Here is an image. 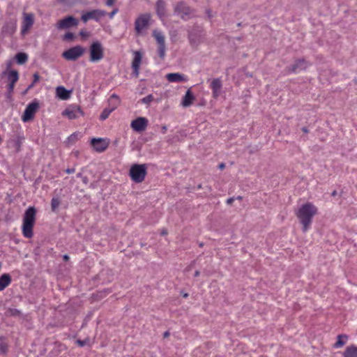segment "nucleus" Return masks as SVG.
Masks as SVG:
<instances>
[{"instance_id":"1","label":"nucleus","mask_w":357,"mask_h":357,"mask_svg":"<svg viewBox=\"0 0 357 357\" xmlns=\"http://www.w3.org/2000/svg\"><path fill=\"white\" fill-rule=\"evenodd\" d=\"M317 208L311 203L303 205L298 211L296 215L303 225V231L305 232L311 225L312 218L316 215Z\"/></svg>"},{"instance_id":"2","label":"nucleus","mask_w":357,"mask_h":357,"mask_svg":"<svg viewBox=\"0 0 357 357\" xmlns=\"http://www.w3.org/2000/svg\"><path fill=\"white\" fill-rule=\"evenodd\" d=\"M36 214V210L33 206L28 208L24 213L22 233L26 238H31L33 236V227L35 223Z\"/></svg>"},{"instance_id":"3","label":"nucleus","mask_w":357,"mask_h":357,"mask_svg":"<svg viewBox=\"0 0 357 357\" xmlns=\"http://www.w3.org/2000/svg\"><path fill=\"white\" fill-rule=\"evenodd\" d=\"M147 167L146 164H135L130 169V176L135 183H142L146 175Z\"/></svg>"},{"instance_id":"4","label":"nucleus","mask_w":357,"mask_h":357,"mask_svg":"<svg viewBox=\"0 0 357 357\" xmlns=\"http://www.w3.org/2000/svg\"><path fill=\"white\" fill-rule=\"evenodd\" d=\"M90 61L97 62L100 61L104 56V49L99 41H94L89 49Z\"/></svg>"},{"instance_id":"5","label":"nucleus","mask_w":357,"mask_h":357,"mask_svg":"<svg viewBox=\"0 0 357 357\" xmlns=\"http://www.w3.org/2000/svg\"><path fill=\"white\" fill-rule=\"evenodd\" d=\"M153 36L158 44V54L160 59H163L165 56L166 45L164 34L159 30L155 29L153 31Z\"/></svg>"},{"instance_id":"6","label":"nucleus","mask_w":357,"mask_h":357,"mask_svg":"<svg viewBox=\"0 0 357 357\" xmlns=\"http://www.w3.org/2000/svg\"><path fill=\"white\" fill-rule=\"evenodd\" d=\"M151 15L145 13L140 15L135 22V30L137 35L142 34L143 31L147 29L149 26Z\"/></svg>"},{"instance_id":"7","label":"nucleus","mask_w":357,"mask_h":357,"mask_svg":"<svg viewBox=\"0 0 357 357\" xmlns=\"http://www.w3.org/2000/svg\"><path fill=\"white\" fill-rule=\"evenodd\" d=\"M63 116L67 117L70 120L76 119L84 115L81 108L76 105L68 106L61 113Z\"/></svg>"},{"instance_id":"8","label":"nucleus","mask_w":357,"mask_h":357,"mask_svg":"<svg viewBox=\"0 0 357 357\" xmlns=\"http://www.w3.org/2000/svg\"><path fill=\"white\" fill-rule=\"evenodd\" d=\"M204 34L202 31L198 28L193 29L188 34V39L190 45L197 49L203 42Z\"/></svg>"},{"instance_id":"9","label":"nucleus","mask_w":357,"mask_h":357,"mask_svg":"<svg viewBox=\"0 0 357 357\" xmlns=\"http://www.w3.org/2000/svg\"><path fill=\"white\" fill-rule=\"evenodd\" d=\"M84 52L81 46H75L63 52L62 56L67 60L75 61L80 57Z\"/></svg>"},{"instance_id":"10","label":"nucleus","mask_w":357,"mask_h":357,"mask_svg":"<svg viewBox=\"0 0 357 357\" xmlns=\"http://www.w3.org/2000/svg\"><path fill=\"white\" fill-rule=\"evenodd\" d=\"M39 108V104L36 101H33L29 104L25 109V111L22 116V119L24 122H28L31 121Z\"/></svg>"},{"instance_id":"11","label":"nucleus","mask_w":357,"mask_h":357,"mask_svg":"<svg viewBox=\"0 0 357 357\" xmlns=\"http://www.w3.org/2000/svg\"><path fill=\"white\" fill-rule=\"evenodd\" d=\"M34 22V16L32 13H24L23 14V20L22 26V34H26L31 28Z\"/></svg>"},{"instance_id":"12","label":"nucleus","mask_w":357,"mask_h":357,"mask_svg":"<svg viewBox=\"0 0 357 357\" xmlns=\"http://www.w3.org/2000/svg\"><path fill=\"white\" fill-rule=\"evenodd\" d=\"M77 24V20L72 16H69L59 21L57 23V28L59 29H68L73 26H76Z\"/></svg>"},{"instance_id":"13","label":"nucleus","mask_w":357,"mask_h":357,"mask_svg":"<svg viewBox=\"0 0 357 357\" xmlns=\"http://www.w3.org/2000/svg\"><path fill=\"white\" fill-rule=\"evenodd\" d=\"M91 145L98 152H103L109 146V142L102 138H93L91 139Z\"/></svg>"},{"instance_id":"14","label":"nucleus","mask_w":357,"mask_h":357,"mask_svg":"<svg viewBox=\"0 0 357 357\" xmlns=\"http://www.w3.org/2000/svg\"><path fill=\"white\" fill-rule=\"evenodd\" d=\"M174 12L182 19H186L190 14V8L183 2L178 3L174 7Z\"/></svg>"},{"instance_id":"15","label":"nucleus","mask_w":357,"mask_h":357,"mask_svg":"<svg viewBox=\"0 0 357 357\" xmlns=\"http://www.w3.org/2000/svg\"><path fill=\"white\" fill-rule=\"evenodd\" d=\"M148 125V120L144 117H138L131 122V128L137 132L144 131Z\"/></svg>"},{"instance_id":"16","label":"nucleus","mask_w":357,"mask_h":357,"mask_svg":"<svg viewBox=\"0 0 357 357\" xmlns=\"http://www.w3.org/2000/svg\"><path fill=\"white\" fill-rule=\"evenodd\" d=\"M134 58L132 62V68L133 69V73L135 77L139 75V66L142 63V54L139 51H135L133 53Z\"/></svg>"},{"instance_id":"17","label":"nucleus","mask_w":357,"mask_h":357,"mask_svg":"<svg viewBox=\"0 0 357 357\" xmlns=\"http://www.w3.org/2000/svg\"><path fill=\"white\" fill-rule=\"evenodd\" d=\"M307 68V63L304 60L296 61L288 69L289 72L295 73H301Z\"/></svg>"},{"instance_id":"18","label":"nucleus","mask_w":357,"mask_h":357,"mask_svg":"<svg viewBox=\"0 0 357 357\" xmlns=\"http://www.w3.org/2000/svg\"><path fill=\"white\" fill-rule=\"evenodd\" d=\"M105 15V12L100 10H93L91 12H89L82 15V20L86 22L90 19H99L100 17L104 16Z\"/></svg>"},{"instance_id":"19","label":"nucleus","mask_w":357,"mask_h":357,"mask_svg":"<svg viewBox=\"0 0 357 357\" xmlns=\"http://www.w3.org/2000/svg\"><path fill=\"white\" fill-rule=\"evenodd\" d=\"M195 100V95L192 93V91H187L185 95L181 101V105L183 107H188L190 106L194 100Z\"/></svg>"},{"instance_id":"20","label":"nucleus","mask_w":357,"mask_h":357,"mask_svg":"<svg viewBox=\"0 0 357 357\" xmlns=\"http://www.w3.org/2000/svg\"><path fill=\"white\" fill-rule=\"evenodd\" d=\"M8 83V87L9 89H13L15 83L18 79V74L17 71H10L7 75Z\"/></svg>"},{"instance_id":"21","label":"nucleus","mask_w":357,"mask_h":357,"mask_svg":"<svg viewBox=\"0 0 357 357\" xmlns=\"http://www.w3.org/2000/svg\"><path fill=\"white\" fill-rule=\"evenodd\" d=\"M169 82H180L185 81V77L183 75L179 73H169L166 75Z\"/></svg>"},{"instance_id":"22","label":"nucleus","mask_w":357,"mask_h":357,"mask_svg":"<svg viewBox=\"0 0 357 357\" xmlns=\"http://www.w3.org/2000/svg\"><path fill=\"white\" fill-rule=\"evenodd\" d=\"M120 98L115 93L112 94L108 100V107L113 111L119 105Z\"/></svg>"},{"instance_id":"23","label":"nucleus","mask_w":357,"mask_h":357,"mask_svg":"<svg viewBox=\"0 0 357 357\" xmlns=\"http://www.w3.org/2000/svg\"><path fill=\"white\" fill-rule=\"evenodd\" d=\"M343 355L344 357H357V347L355 345L347 347Z\"/></svg>"},{"instance_id":"24","label":"nucleus","mask_w":357,"mask_h":357,"mask_svg":"<svg viewBox=\"0 0 357 357\" xmlns=\"http://www.w3.org/2000/svg\"><path fill=\"white\" fill-rule=\"evenodd\" d=\"M156 11L158 15L162 17L165 15V3L162 0H158L156 2Z\"/></svg>"},{"instance_id":"25","label":"nucleus","mask_w":357,"mask_h":357,"mask_svg":"<svg viewBox=\"0 0 357 357\" xmlns=\"http://www.w3.org/2000/svg\"><path fill=\"white\" fill-rule=\"evenodd\" d=\"M10 277L8 274H3L0 278V291L3 290L10 283Z\"/></svg>"},{"instance_id":"26","label":"nucleus","mask_w":357,"mask_h":357,"mask_svg":"<svg viewBox=\"0 0 357 357\" xmlns=\"http://www.w3.org/2000/svg\"><path fill=\"white\" fill-rule=\"evenodd\" d=\"M337 342L334 344L333 347L334 348H340L346 344V342L348 340V337L346 335L342 334V335H338L337 337Z\"/></svg>"},{"instance_id":"27","label":"nucleus","mask_w":357,"mask_h":357,"mask_svg":"<svg viewBox=\"0 0 357 357\" xmlns=\"http://www.w3.org/2000/svg\"><path fill=\"white\" fill-rule=\"evenodd\" d=\"M72 91H56V96L63 100L70 98Z\"/></svg>"},{"instance_id":"28","label":"nucleus","mask_w":357,"mask_h":357,"mask_svg":"<svg viewBox=\"0 0 357 357\" xmlns=\"http://www.w3.org/2000/svg\"><path fill=\"white\" fill-rule=\"evenodd\" d=\"M8 351V343L3 337H0V354H5Z\"/></svg>"},{"instance_id":"29","label":"nucleus","mask_w":357,"mask_h":357,"mask_svg":"<svg viewBox=\"0 0 357 357\" xmlns=\"http://www.w3.org/2000/svg\"><path fill=\"white\" fill-rule=\"evenodd\" d=\"M16 59L19 64H23L26 61L28 56L25 53H18L16 55Z\"/></svg>"},{"instance_id":"30","label":"nucleus","mask_w":357,"mask_h":357,"mask_svg":"<svg viewBox=\"0 0 357 357\" xmlns=\"http://www.w3.org/2000/svg\"><path fill=\"white\" fill-rule=\"evenodd\" d=\"M6 315L9 317H17L20 315V312L14 308H9L6 311Z\"/></svg>"},{"instance_id":"31","label":"nucleus","mask_w":357,"mask_h":357,"mask_svg":"<svg viewBox=\"0 0 357 357\" xmlns=\"http://www.w3.org/2000/svg\"><path fill=\"white\" fill-rule=\"evenodd\" d=\"M61 202L59 198H52L51 202V208L53 211H56L60 206Z\"/></svg>"},{"instance_id":"32","label":"nucleus","mask_w":357,"mask_h":357,"mask_svg":"<svg viewBox=\"0 0 357 357\" xmlns=\"http://www.w3.org/2000/svg\"><path fill=\"white\" fill-rule=\"evenodd\" d=\"M113 110L109 107L105 108L100 116L101 120H105Z\"/></svg>"},{"instance_id":"33","label":"nucleus","mask_w":357,"mask_h":357,"mask_svg":"<svg viewBox=\"0 0 357 357\" xmlns=\"http://www.w3.org/2000/svg\"><path fill=\"white\" fill-rule=\"evenodd\" d=\"M211 87L213 89H220V87H222V84H221V81L220 79H215L212 81L211 84Z\"/></svg>"},{"instance_id":"34","label":"nucleus","mask_w":357,"mask_h":357,"mask_svg":"<svg viewBox=\"0 0 357 357\" xmlns=\"http://www.w3.org/2000/svg\"><path fill=\"white\" fill-rule=\"evenodd\" d=\"M10 144L15 148L16 151L18 152L20 150L21 142L19 138L15 139L10 142Z\"/></svg>"},{"instance_id":"35","label":"nucleus","mask_w":357,"mask_h":357,"mask_svg":"<svg viewBox=\"0 0 357 357\" xmlns=\"http://www.w3.org/2000/svg\"><path fill=\"white\" fill-rule=\"evenodd\" d=\"M153 96H152V95H149V96H147L144 97V98H142V99L141 100V102H143V103H144V104L148 105V104H149L151 102H152V101H153Z\"/></svg>"},{"instance_id":"36","label":"nucleus","mask_w":357,"mask_h":357,"mask_svg":"<svg viewBox=\"0 0 357 357\" xmlns=\"http://www.w3.org/2000/svg\"><path fill=\"white\" fill-rule=\"evenodd\" d=\"M77 139V134L74 133L68 138V143H74Z\"/></svg>"},{"instance_id":"37","label":"nucleus","mask_w":357,"mask_h":357,"mask_svg":"<svg viewBox=\"0 0 357 357\" xmlns=\"http://www.w3.org/2000/svg\"><path fill=\"white\" fill-rule=\"evenodd\" d=\"M89 342V339H86V340H77L76 342H77V344L79 347H84V345H86Z\"/></svg>"},{"instance_id":"38","label":"nucleus","mask_w":357,"mask_h":357,"mask_svg":"<svg viewBox=\"0 0 357 357\" xmlns=\"http://www.w3.org/2000/svg\"><path fill=\"white\" fill-rule=\"evenodd\" d=\"M74 38V34L73 33H67L64 36L66 40H73Z\"/></svg>"},{"instance_id":"39","label":"nucleus","mask_w":357,"mask_h":357,"mask_svg":"<svg viewBox=\"0 0 357 357\" xmlns=\"http://www.w3.org/2000/svg\"><path fill=\"white\" fill-rule=\"evenodd\" d=\"M39 80V76L37 74L34 75V79L33 83L29 86V88H32L34 86V84Z\"/></svg>"},{"instance_id":"40","label":"nucleus","mask_w":357,"mask_h":357,"mask_svg":"<svg viewBox=\"0 0 357 357\" xmlns=\"http://www.w3.org/2000/svg\"><path fill=\"white\" fill-rule=\"evenodd\" d=\"M79 34L84 38H86L89 36V33L86 32L85 31H81Z\"/></svg>"},{"instance_id":"41","label":"nucleus","mask_w":357,"mask_h":357,"mask_svg":"<svg viewBox=\"0 0 357 357\" xmlns=\"http://www.w3.org/2000/svg\"><path fill=\"white\" fill-rule=\"evenodd\" d=\"M234 201V197H230L227 200V204L231 205Z\"/></svg>"},{"instance_id":"42","label":"nucleus","mask_w":357,"mask_h":357,"mask_svg":"<svg viewBox=\"0 0 357 357\" xmlns=\"http://www.w3.org/2000/svg\"><path fill=\"white\" fill-rule=\"evenodd\" d=\"M114 0H107L106 4L109 6H111L114 3Z\"/></svg>"},{"instance_id":"43","label":"nucleus","mask_w":357,"mask_h":357,"mask_svg":"<svg viewBox=\"0 0 357 357\" xmlns=\"http://www.w3.org/2000/svg\"><path fill=\"white\" fill-rule=\"evenodd\" d=\"M117 11H118L117 9H114L112 12H111L109 13V17L112 18L114 17V15L117 13Z\"/></svg>"},{"instance_id":"44","label":"nucleus","mask_w":357,"mask_h":357,"mask_svg":"<svg viewBox=\"0 0 357 357\" xmlns=\"http://www.w3.org/2000/svg\"><path fill=\"white\" fill-rule=\"evenodd\" d=\"M218 167L220 169H223L225 167V164L222 162L218 165Z\"/></svg>"},{"instance_id":"45","label":"nucleus","mask_w":357,"mask_h":357,"mask_svg":"<svg viewBox=\"0 0 357 357\" xmlns=\"http://www.w3.org/2000/svg\"><path fill=\"white\" fill-rule=\"evenodd\" d=\"M66 172L68 173V174H71V173H73L75 172V169H67L66 170Z\"/></svg>"},{"instance_id":"46","label":"nucleus","mask_w":357,"mask_h":357,"mask_svg":"<svg viewBox=\"0 0 357 357\" xmlns=\"http://www.w3.org/2000/svg\"><path fill=\"white\" fill-rule=\"evenodd\" d=\"M199 275H200V272L199 271H196L195 272V274H194L195 277H198Z\"/></svg>"},{"instance_id":"47","label":"nucleus","mask_w":357,"mask_h":357,"mask_svg":"<svg viewBox=\"0 0 357 357\" xmlns=\"http://www.w3.org/2000/svg\"><path fill=\"white\" fill-rule=\"evenodd\" d=\"M167 234V231L166 229H163L162 231H161V234L162 235H166Z\"/></svg>"},{"instance_id":"48","label":"nucleus","mask_w":357,"mask_h":357,"mask_svg":"<svg viewBox=\"0 0 357 357\" xmlns=\"http://www.w3.org/2000/svg\"><path fill=\"white\" fill-rule=\"evenodd\" d=\"M63 259L65 261H68L69 259V257L67 255H63Z\"/></svg>"},{"instance_id":"49","label":"nucleus","mask_w":357,"mask_h":357,"mask_svg":"<svg viewBox=\"0 0 357 357\" xmlns=\"http://www.w3.org/2000/svg\"><path fill=\"white\" fill-rule=\"evenodd\" d=\"M302 130H303L304 132H305V133L308 132V130H307V128H305V127H303V128H302Z\"/></svg>"},{"instance_id":"50","label":"nucleus","mask_w":357,"mask_h":357,"mask_svg":"<svg viewBox=\"0 0 357 357\" xmlns=\"http://www.w3.org/2000/svg\"><path fill=\"white\" fill-rule=\"evenodd\" d=\"M219 91H213V96H214L215 97H216V96L218 95V93Z\"/></svg>"},{"instance_id":"51","label":"nucleus","mask_w":357,"mask_h":357,"mask_svg":"<svg viewBox=\"0 0 357 357\" xmlns=\"http://www.w3.org/2000/svg\"><path fill=\"white\" fill-rule=\"evenodd\" d=\"M169 335V333L166 331L165 333H164V337H167Z\"/></svg>"},{"instance_id":"52","label":"nucleus","mask_w":357,"mask_h":357,"mask_svg":"<svg viewBox=\"0 0 357 357\" xmlns=\"http://www.w3.org/2000/svg\"><path fill=\"white\" fill-rule=\"evenodd\" d=\"M55 89H65V87H63L62 86H59Z\"/></svg>"},{"instance_id":"53","label":"nucleus","mask_w":357,"mask_h":357,"mask_svg":"<svg viewBox=\"0 0 357 357\" xmlns=\"http://www.w3.org/2000/svg\"><path fill=\"white\" fill-rule=\"evenodd\" d=\"M162 132H166V130H167V127H166L165 126H162Z\"/></svg>"},{"instance_id":"54","label":"nucleus","mask_w":357,"mask_h":357,"mask_svg":"<svg viewBox=\"0 0 357 357\" xmlns=\"http://www.w3.org/2000/svg\"><path fill=\"white\" fill-rule=\"evenodd\" d=\"M183 296L184 298H187L188 296V293H185V294H183Z\"/></svg>"},{"instance_id":"55","label":"nucleus","mask_w":357,"mask_h":357,"mask_svg":"<svg viewBox=\"0 0 357 357\" xmlns=\"http://www.w3.org/2000/svg\"><path fill=\"white\" fill-rule=\"evenodd\" d=\"M337 195V192L335 190L332 193V196H335Z\"/></svg>"},{"instance_id":"56","label":"nucleus","mask_w":357,"mask_h":357,"mask_svg":"<svg viewBox=\"0 0 357 357\" xmlns=\"http://www.w3.org/2000/svg\"><path fill=\"white\" fill-rule=\"evenodd\" d=\"M236 199L238 200H241L242 199V197L241 196H238V197H236Z\"/></svg>"},{"instance_id":"57","label":"nucleus","mask_w":357,"mask_h":357,"mask_svg":"<svg viewBox=\"0 0 357 357\" xmlns=\"http://www.w3.org/2000/svg\"><path fill=\"white\" fill-rule=\"evenodd\" d=\"M190 269H191V266H188L186 270L190 271Z\"/></svg>"}]
</instances>
